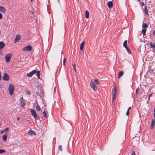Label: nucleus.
Returning <instances> with one entry per match:
<instances>
[{"label": "nucleus", "instance_id": "f257e3e1", "mask_svg": "<svg viewBox=\"0 0 155 155\" xmlns=\"http://www.w3.org/2000/svg\"><path fill=\"white\" fill-rule=\"evenodd\" d=\"M31 114L34 117L36 120L40 119L39 116L37 114L35 111L34 110L32 109L31 110Z\"/></svg>", "mask_w": 155, "mask_h": 155}, {"label": "nucleus", "instance_id": "f03ea898", "mask_svg": "<svg viewBox=\"0 0 155 155\" xmlns=\"http://www.w3.org/2000/svg\"><path fill=\"white\" fill-rule=\"evenodd\" d=\"M14 87L12 84H9L8 87V91L10 95H12L14 91Z\"/></svg>", "mask_w": 155, "mask_h": 155}, {"label": "nucleus", "instance_id": "7ed1b4c3", "mask_svg": "<svg viewBox=\"0 0 155 155\" xmlns=\"http://www.w3.org/2000/svg\"><path fill=\"white\" fill-rule=\"evenodd\" d=\"M32 47L30 45H28L23 48L22 50L24 51H30L32 50Z\"/></svg>", "mask_w": 155, "mask_h": 155}, {"label": "nucleus", "instance_id": "20e7f679", "mask_svg": "<svg viewBox=\"0 0 155 155\" xmlns=\"http://www.w3.org/2000/svg\"><path fill=\"white\" fill-rule=\"evenodd\" d=\"M12 57V54H11L8 53L6 54L5 56L6 61L7 62H9Z\"/></svg>", "mask_w": 155, "mask_h": 155}, {"label": "nucleus", "instance_id": "39448f33", "mask_svg": "<svg viewBox=\"0 0 155 155\" xmlns=\"http://www.w3.org/2000/svg\"><path fill=\"white\" fill-rule=\"evenodd\" d=\"M36 72H37L36 70H33L31 72L27 74L26 75L27 76V77H31L33 76V75L34 74H35L36 73Z\"/></svg>", "mask_w": 155, "mask_h": 155}, {"label": "nucleus", "instance_id": "423d86ee", "mask_svg": "<svg viewBox=\"0 0 155 155\" xmlns=\"http://www.w3.org/2000/svg\"><path fill=\"white\" fill-rule=\"evenodd\" d=\"M20 106L22 107H23L26 105V103L23 101V97H21L20 99Z\"/></svg>", "mask_w": 155, "mask_h": 155}, {"label": "nucleus", "instance_id": "0eeeda50", "mask_svg": "<svg viewBox=\"0 0 155 155\" xmlns=\"http://www.w3.org/2000/svg\"><path fill=\"white\" fill-rule=\"evenodd\" d=\"M2 78L3 80L7 81L9 79V76L6 73H5L3 76Z\"/></svg>", "mask_w": 155, "mask_h": 155}, {"label": "nucleus", "instance_id": "6e6552de", "mask_svg": "<svg viewBox=\"0 0 155 155\" xmlns=\"http://www.w3.org/2000/svg\"><path fill=\"white\" fill-rule=\"evenodd\" d=\"M94 91H96L97 87H95V84L93 81H91L90 83Z\"/></svg>", "mask_w": 155, "mask_h": 155}, {"label": "nucleus", "instance_id": "1a4fd4ad", "mask_svg": "<svg viewBox=\"0 0 155 155\" xmlns=\"http://www.w3.org/2000/svg\"><path fill=\"white\" fill-rule=\"evenodd\" d=\"M6 11L5 8L3 6H0V12L5 13Z\"/></svg>", "mask_w": 155, "mask_h": 155}, {"label": "nucleus", "instance_id": "9d476101", "mask_svg": "<svg viewBox=\"0 0 155 155\" xmlns=\"http://www.w3.org/2000/svg\"><path fill=\"white\" fill-rule=\"evenodd\" d=\"M21 39V36L19 35H16V38H15V43L20 40Z\"/></svg>", "mask_w": 155, "mask_h": 155}, {"label": "nucleus", "instance_id": "9b49d317", "mask_svg": "<svg viewBox=\"0 0 155 155\" xmlns=\"http://www.w3.org/2000/svg\"><path fill=\"white\" fill-rule=\"evenodd\" d=\"M5 46V44L3 41H0V50L3 48Z\"/></svg>", "mask_w": 155, "mask_h": 155}, {"label": "nucleus", "instance_id": "f8f14e48", "mask_svg": "<svg viewBox=\"0 0 155 155\" xmlns=\"http://www.w3.org/2000/svg\"><path fill=\"white\" fill-rule=\"evenodd\" d=\"M155 120L154 119H153L152 120L151 123V129H152L153 128L155 124Z\"/></svg>", "mask_w": 155, "mask_h": 155}, {"label": "nucleus", "instance_id": "ddd939ff", "mask_svg": "<svg viewBox=\"0 0 155 155\" xmlns=\"http://www.w3.org/2000/svg\"><path fill=\"white\" fill-rule=\"evenodd\" d=\"M28 134H30L31 135H36V134L34 132V131L32 130H30L28 133Z\"/></svg>", "mask_w": 155, "mask_h": 155}, {"label": "nucleus", "instance_id": "4468645a", "mask_svg": "<svg viewBox=\"0 0 155 155\" xmlns=\"http://www.w3.org/2000/svg\"><path fill=\"white\" fill-rule=\"evenodd\" d=\"M113 5V2L111 1L107 3V5L108 7L110 8L112 7Z\"/></svg>", "mask_w": 155, "mask_h": 155}, {"label": "nucleus", "instance_id": "2eb2a0df", "mask_svg": "<svg viewBox=\"0 0 155 155\" xmlns=\"http://www.w3.org/2000/svg\"><path fill=\"white\" fill-rule=\"evenodd\" d=\"M84 42L83 41L81 44L80 46V49L81 50H82L83 49L84 47Z\"/></svg>", "mask_w": 155, "mask_h": 155}, {"label": "nucleus", "instance_id": "dca6fc26", "mask_svg": "<svg viewBox=\"0 0 155 155\" xmlns=\"http://www.w3.org/2000/svg\"><path fill=\"white\" fill-rule=\"evenodd\" d=\"M124 72L122 71H120L118 73V78H120L124 74Z\"/></svg>", "mask_w": 155, "mask_h": 155}, {"label": "nucleus", "instance_id": "f3484780", "mask_svg": "<svg viewBox=\"0 0 155 155\" xmlns=\"http://www.w3.org/2000/svg\"><path fill=\"white\" fill-rule=\"evenodd\" d=\"M89 13L88 11L87 10L85 12V17L86 18H89Z\"/></svg>", "mask_w": 155, "mask_h": 155}, {"label": "nucleus", "instance_id": "a211bd4d", "mask_svg": "<svg viewBox=\"0 0 155 155\" xmlns=\"http://www.w3.org/2000/svg\"><path fill=\"white\" fill-rule=\"evenodd\" d=\"M7 137V135L6 134H4L2 136V137L4 141H5L6 140Z\"/></svg>", "mask_w": 155, "mask_h": 155}, {"label": "nucleus", "instance_id": "6ab92c4d", "mask_svg": "<svg viewBox=\"0 0 155 155\" xmlns=\"http://www.w3.org/2000/svg\"><path fill=\"white\" fill-rule=\"evenodd\" d=\"M127 40H125L123 43V46L124 48H126V47H127Z\"/></svg>", "mask_w": 155, "mask_h": 155}, {"label": "nucleus", "instance_id": "aec40b11", "mask_svg": "<svg viewBox=\"0 0 155 155\" xmlns=\"http://www.w3.org/2000/svg\"><path fill=\"white\" fill-rule=\"evenodd\" d=\"M146 29L145 28L142 29V33L143 36L145 35L146 32Z\"/></svg>", "mask_w": 155, "mask_h": 155}, {"label": "nucleus", "instance_id": "412c9836", "mask_svg": "<svg viewBox=\"0 0 155 155\" xmlns=\"http://www.w3.org/2000/svg\"><path fill=\"white\" fill-rule=\"evenodd\" d=\"M144 12L147 15H148V12L147 10V8L146 6H145L144 7Z\"/></svg>", "mask_w": 155, "mask_h": 155}, {"label": "nucleus", "instance_id": "4be33fe9", "mask_svg": "<svg viewBox=\"0 0 155 155\" xmlns=\"http://www.w3.org/2000/svg\"><path fill=\"white\" fill-rule=\"evenodd\" d=\"M36 73H37L36 75H37V76L38 78L40 79V71H37V72Z\"/></svg>", "mask_w": 155, "mask_h": 155}, {"label": "nucleus", "instance_id": "5701e85b", "mask_svg": "<svg viewBox=\"0 0 155 155\" xmlns=\"http://www.w3.org/2000/svg\"><path fill=\"white\" fill-rule=\"evenodd\" d=\"M150 46L154 48H155V43H153L152 42H150Z\"/></svg>", "mask_w": 155, "mask_h": 155}, {"label": "nucleus", "instance_id": "b1692460", "mask_svg": "<svg viewBox=\"0 0 155 155\" xmlns=\"http://www.w3.org/2000/svg\"><path fill=\"white\" fill-rule=\"evenodd\" d=\"M42 113L43 114V116L44 117H45V118L47 117H48L47 114L46 112L45 111H43L42 112Z\"/></svg>", "mask_w": 155, "mask_h": 155}, {"label": "nucleus", "instance_id": "393cba45", "mask_svg": "<svg viewBox=\"0 0 155 155\" xmlns=\"http://www.w3.org/2000/svg\"><path fill=\"white\" fill-rule=\"evenodd\" d=\"M127 51V52H128V53L129 54H131V51L129 48L127 46V47H126V48H125Z\"/></svg>", "mask_w": 155, "mask_h": 155}, {"label": "nucleus", "instance_id": "a878e982", "mask_svg": "<svg viewBox=\"0 0 155 155\" xmlns=\"http://www.w3.org/2000/svg\"><path fill=\"white\" fill-rule=\"evenodd\" d=\"M36 108L37 110L40 111L41 110V108L38 104H37L36 107Z\"/></svg>", "mask_w": 155, "mask_h": 155}, {"label": "nucleus", "instance_id": "bb28decb", "mask_svg": "<svg viewBox=\"0 0 155 155\" xmlns=\"http://www.w3.org/2000/svg\"><path fill=\"white\" fill-rule=\"evenodd\" d=\"M147 27V24L143 23V24L142 27L143 28H145Z\"/></svg>", "mask_w": 155, "mask_h": 155}, {"label": "nucleus", "instance_id": "cd10ccee", "mask_svg": "<svg viewBox=\"0 0 155 155\" xmlns=\"http://www.w3.org/2000/svg\"><path fill=\"white\" fill-rule=\"evenodd\" d=\"M5 152V150L4 149H0V154L3 153Z\"/></svg>", "mask_w": 155, "mask_h": 155}, {"label": "nucleus", "instance_id": "c85d7f7f", "mask_svg": "<svg viewBox=\"0 0 155 155\" xmlns=\"http://www.w3.org/2000/svg\"><path fill=\"white\" fill-rule=\"evenodd\" d=\"M142 1L140 3L141 6H143L144 5V2H145V0H141Z\"/></svg>", "mask_w": 155, "mask_h": 155}, {"label": "nucleus", "instance_id": "c756f323", "mask_svg": "<svg viewBox=\"0 0 155 155\" xmlns=\"http://www.w3.org/2000/svg\"><path fill=\"white\" fill-rule=\"evenodd\" d=\"M115 98H116V97L114 96H112V104H113L114 103V101H115Z\"/></svg>", "mask_w": 155, "mask_h": 155}, {"label": "nucleus", "instance_id": "7c9ffc66", "mask_svg": "<svg viewBox=\"0 0 155 155\" xmlns=\"http://www.w3.org/2000/svg\"><path fill=\"white\" fill-rule=\"evenodd\" d=\"M60 151H62V146L61 145H60L58 147Z\"/></svg>", "mask_w": 155, "mask_h": 155}, {"label": "nucleus", "instance_id": "2f4dec72", "mask_svg": "<svg viewBox=\"0 0 155 155\" xmlns=\"http://www.w3.org/2000/svg\"><path fill=\"white\" fill-rule=\"evenodd\" d=\"M60 53V57H61H61H62V54L63 53V51L62 50H61L59 52Z\"/></svg>", "mask_w": 155, "mask_h": 155}, {"label": "nucleus", "instance_id": "473e14b6", "mask_svg": "<svg viewBox=\"0 0 155 155\" xmlns=\"http://www.w3.org/2000/svg\"><path fill=\"white\" fill-rule=\"evenodd\" d=\"M72 66H73V67L74 68V71H75V72H76V66H75V64H73Z\"/></svg>", "mask_w": 155, "mask_h": 155}, {"label": "nucleus", "instance_id": "72a5a7b5", "mask_svg": "<svg viewBox=\"0 0 155 155\" xmlns=\"http://www.w3.org/2000/svg\"><path fill=\"white\" fill-rule=\"evenodd\" d=\"M26 93L27 94H31V91L28 90H26Z\"/></svg>", "mask_w": 155, "mask_h": 155}, {"label": "nucleus", "instance_id": "f704fd0d", "mask_svg": "<svg viewBox=\"0 0 155 155\" xmlns=\"http://www.w3.org/2000/svg\"><path fill=\"white\" fill-rule=\"evenodd\" d=\"M94 81L95 83H96L97 84H98L99 83V81L97 79H95L94 80Z\"/></svg>", "mask_w": 155, "mask_h": 155}, {"label": "nucleus", "instance_id": "c9c22d12", "mask_svg": "<svg viewBox=\"0 0 155 155\" xmlns=\"http://www.w3.org/2000/svg\"><path fill=\"white\" fill-rule=\"evenodd\" d=\"M63 61V65L64 66L65 65V62H66V58H64V59Z\"/></svg>", "mask_w": 155, "mask_h": 155}, {"label": "nucleus", "instance_id": "e433bc0d", "mask_svg": "<svg viewBox=\"0 0 155 155\" xmlns=\"http://www.w3.org/2000/svg\"><path fill=\"white\" fill-rule=\"evenodd\" d=\"M117 92H114V93L113 94L112 96L116 97V95H117Z\"/></svg>", "mask_w": 155, "mask_h": 155}, {"label": "nucleus", "instance_id": "4c0bfd02", "mask_svg": "<svg viewBox=\"0 0 155 155\" xmlns=\"http://www.w3.org/2000/svg\"><path fill=\"white\" fill-rule=\"evenodd\" d=\"M8 129H9L8 127H7L6 128H5V130H4L5 132H6V131H8Z\"/></svg>", "mask_w": 155, "mask_h": 155}, {"label": "nucleus", "instance_id": "58836bf2", "mask_svg": "<svg viewBox=\"0 0 155 155\" xmlns=\"http://www.w3.org/2000/svg\"><path fill=\"white\" fill-rule=\"evenodd\" d=\"M152 94H149V95H148V100H149L150 99V96Z\"/></svg>", "mask_w": 155, "mask_h": 155}, {"label": "nucleus", "instance_id": "ea45409f", "mask_svg": "<svg viewBox=\"0 0 155 155\" xmlns=\"http://www.w3.org/2000/svg\"><path fill=\"white\" fill-rule=\"evenodd\" d=\"M129 110H127V111L126 112V115L127 116H128L129 115Z\"/></svg>", "mask_w": 155, "mask_h": 155}, {"label": "nucleus", "instance_id": "a19ab883", "mask_svg": "<svg viewBox=\"0 0 155 155\" xmlns=\"http://www.w3.org/2000/svg\"><path fill=\"white\" fill-rule=\"evenodd\" d=\"M131 155H135V151H133L131 154Z\"/></svg>", "mask_w": 155, "mask_h": 155}, {"label": "nucleus", "instance_id": "79ce46f5", "mask_svg": "<svg viewBox=\"0 0 155 155\" xmlns=\"http://www.w3.org/2000/svg\"><path fill=\"white\" fill-rule=\"evenodd\" d=\"M2 15L1 13H0V19H2Z\"/></svg>", "mask_w": 155, "mask_h": 155}, {"label": "nucleus", "instance_id": "37998d69", "mask_svg": "<svg viewBox=\"0 0 155 155\" xmlns=\"http://www.w3.org/2000/svg\"><path fill=\"white\" fill-rule=\"evenodd\" d=\"M117 92V89L116 87H115L114 88V92Z\"/></svg>", "mask_w": 155, "mask_h": 155}, {"label": "nucleus", "instance_id": "c03bdc74", "mask_svg": "<svg viewBox=\"0 0 155 155\" xmlns=\"http://www.w3.org/2000/svg\"><path fill=\"white\" fill-rule=\"evenodd\" d=\"M4 132H5L4 130H3L1 131L0 132V133L1 134H3Z\"/></svg>", "mask_w": 155, "mask_h": 155}, {"label": "nucleus", "instance_id": "a18cd8bd", "mask_svg": "<svg viewBox=\"0 0 155 155\" xmlns=\"http://www.w3.org/2000/svg\"><path fill=\"white\" fill-rule=\"evenodd\" d=\"M154 118H155V108L154 109Z\"/></svg>", "mask_w": 155, "mask_h": 155}, {"label": "nucleus", "instance_id": "49530a36", "mask_svg": "<svg viewBox=\"0 0 155 155\" xmlns=\"http://www.w3.org/2000/svg\"><path fill=\"white\" fill-rule=\"evenodd\" d=\"M131 107H128V109H127V110H129L131 109Z\"/></svg>", "mask_w": 155, "mask_h": 155}, {"label": "nucleus", "instance_id": "de8ad7c7", "mask_svg": "<svg viewBox=\"0 0 155 155\" xmlns=\"http://www.w3.org/2000/svg\"><path fill=\"white\" fill-rule=\"evenodd\" d=\"M20 119V118L19 117H18L17 118V120L18 121Z\"/></svg>", "mask_w": 155, "mask_h": 155}, {"label": "nucleus", "instance_id": "09e8293b", "mask_svg": "<svg viewBox=\"0 0 155 155\" xmlns=\"http://www.w3.org/2000/svg\"><path fill=\"white\" fill-rule=\"evenodd\" d=\"M153 35H154L155 34V30H154L153 31Z\"/></svg>", "mask_w": 155, "mask_h": 155}, {"label": "nucleus", "instance_id": "8fccbe9b", "mask_svg": "<svg viewBox=\"0 0 155 155\" xmlns=\"http://www.w3.org/2000/svg\"><path fill=\"white\" fill-rule=\"evenodd\" d=\"M138 89H139V88H138L137 89H136V94L138 93L137 90H138Z\"/></svg>", "mask_w": 155, "mask_h": 155}, {"label": "nucleus", "instance_id": "3c124183", "mask_svg": "<svg viewBox=\"0 0 155 155\" xmlns=\"http://www.w3.org/2000/svg\"><path fill=\"white\" fill-rule=\"evenodd\" d=\"M139 2H140V0H137Z\"/></svg>", "mask_w": 155, "mask_h": 155}, {"label": "nucleus", "instance_id": "603ef678", "mask_svg": "<svg viewBox=\"0 0 155 155\" xmlns=\"http://www.w3.org/2000/svg\"><path fill=\"white\" fill-rule=\"evenodd\" d=\"M147 83L146 84H145V85H146V86H147Z\"/></svg>", "mask_w": 155, "mask_h": 155}, {"label": "nucleus", "instance_id": "864d4df0", "mask_svg": "<svg viewBox=\"0 0 155 155\" xmlns=\"http://www.w3.org/2000/svg\"><path fill=\"white\" fill-rule=\"evenodd\" d=\"M33 0H31V2H32V1H33Z\"/></svg>", "mask_w": 155, "mask_h": 155}]
</instances>
